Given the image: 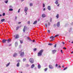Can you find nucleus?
Segmentation results:
<instances>
[{
  "label": "nucleus",
  "mask_w": 73,
  "mask_h": 73,
  "mask_svg": "<svg viewBox=\"0 0 73 73\" xmlns=\"http://www.w3.org/2000/svg\"><path fill=\"white\" fill-rule=\"evenodd\" d=\"M44 52V50L42 49L38 53V56H42V52Z\"/></svg>",
  "instance_id": "nucleus-1"
},
{
  "label": "nucleus",
  "mask_w": 73,
  "mask_h": 73,
  "mask_svg": "<svg viewBox=\"0 0 73 73\" xmlns=\"http://www.w3.org/2000/svg\"><path fill=\"white\" fill-rule=\"evenodd\" d=\"M29 61L32 64H33L34 62V60L33 58H31L29 59Z\"/></svg>",
  "instance_id": "nucleus-2"
},
{
  "label": "nucleus",
  "mask_w": 73,
  "mask_h": 73,
  "mask_svg": "<svg viewBox=\"0 0 73 73\" xmlns=\"http://www.w3.org/2000/svg\"><path fill=\"white\" fill-rule=\"evenodd\" d=\"M20 56H21V57H23L24 56V52H22L21 53Z\"/></svg>",
  "instance_id": "nucleus-3"
},
{
  "label": "nucleus",
  "mask_w": 73,
  "mask_h": 73,
  "mask_svg": "<svg viewBox=\"0 0 73 73\" xmlns=\"http://www.w3.org/2000/svg\"><path fill=\"white\" fill-rule=\"evenodd\" d=\"M48 66L50 69H53V66L51 64L49 65Z\"/></svg>",
  "instance_id": "nucleus-4"
},
{
  "label": "nucleus",
  "mask_w": 73,
  "mask_h": 73,
  "mask_svg": "<svg viewBox=\"0 0 73 73\" xmlns=\"http://www.w3.org/2000/svg\"><path fill=\"white\" fill-rule=\"evenodd\" d=\"M26 28H27V27L26 26H24V28L23 29V32H25V31H26L25 29Z\"/></svg>",
  "instance_id": "nucleus-5"
},
{
  "label": "nucleus",
  "mask_w": 73,
  "mask_h": 73,
  "mask_svg": "<svg viewBox=\"0 0 73 73\" xmlns=\"http://www.w3.org/2000/svg\"><path fill=\"white\" fill-rule=\"evenodd\" d=\"M60 22H58L57 23V24H56V26L57 27H60Z\"/></svg>",
  "instance_id": "nucleus-6"
},
{
  "label": "nucleus",
  "mask_w": 73,
  "mask_h": 73,
  "mask_svg": "<svg viewBox=\"0 0 73 73\" xmlns=\"http://www.w3.org/2000/svg\"><path fill=\"white\" fill-rule=\"evenodd\" d=\"M17 56V54L16 53H14V54L13 55V57H16Z\"/></svg>",
  "instance_id": "nucleus-7"
},
{
  "label": "nucleus",
  "mask_w": 73,
  "mask_h": 73,
  "mask_svg": "<svg viewBox=\"0 0 73 73\" xmlns=\"http://www.w3.org/2000/svg\"><path fill=\"white\" fill-rule=\"evenodd\" d=\"M56 51H57L56 50H53L52 51V52L53 54H54V53H56Z\"/></svg>",
  "instance_id": "nucleus-8"
},
{
  "label": "nucleus",
  "mask_w": 73,
  "mask_h": 73,
  "mask_svg": "<svg viewBox=\"0 0 73 73\" xmlns=\"http://www.w3.org/2000/svg\"><path fill=\"white\" fill-rule=\"evenodd\" d=\"M7 40H5L4 39L2 40V42L3 43H5L6 42V41H7Z\"/></svg>",
  "instance_id": "nucleus-9"
},
{
  "label": "nucleus",
  "mask_w": 73,
  "mask_h": 73,
  "mask_svg": "<svg viewBox=\"0 0 73 73\" xmlns=\"http://www.w3.org/2000/svg\"><path fill=\"white\" fill-rule=\"evenodd\" d=\"M28 7H26L25 8V12H27V11H28Z\"/></svg>",
  "instance_id": "nucleus-10"
},
{
  "label": "nucleus",
  "mask_w": 73,
  "mask_h": 73,
  "mask_svg": "<svg viewBox=\"0 0 73 73\" xmlns=\"http://www.w3.org/2000/svg\"><path fill=\"white\" fill-rule=\"evenodd\" d=\"M47 9L49 10V11H50L51 10V8H50V6H48L47 7Z\"/></svg>",
  "instance_id": "nucleus-11"
},
{
  "label": "nucleus",
  "mask_w": 73,
  "mask_h": 73,
  "mask_svg": "<svg viewBox=\"0 0 73 73\" xmlns=\"http://www.w3.org/2000/svg\"><path fill=\"white\" fill-rule=\"evenodd\" d=\"M42 17H46V15L44 14H43L42 15Z\"/></svg>",
  "instance_id": "nucleus-12"
},
{
  "label": "nucleus",
  "mask_w": 73,
  "mask_h": 73,
  "mask_svg": "<svg viewBox=\"0 0 73 73\" xmlns=\"http://www.w3.org/2000/svg\"><path fill=\"white\" fill-rule=\"evenodd\" d=\"M19 37V35H17L16 36V37H15V38L17 39Z\"/></svg>",
  "instance_id": "nucleus-13"
},
{
  "label": "nucleus",
  "mask_w": 73,
  "mask_h": 73,
  "mask_svg": "<svg viewBox=\"0 0 73 73\" xmlns=\"http://www.w3.org/2000/svg\"><path fill=\"white\" fill-rule=\"evenodd\" d=\"M35 67V64H33L31 66V68H33Z\"/></svg>",
  "instance_id": "nucleus-14"
},
{
  "label": "nucleus",
  "mask_w": 73,
  "mask_h": 73,
  "mask_svg": "<svg viewBox=\"0 0 73 73\" xmlns=\"http://www.w3.org/2000/svg\"><path fill=\"white\" fill-rule=\"evenodd\" d=\"M37 21H36L33 23V24H37Z\"/></svg>",
  "instance_id": "nucleus-15"
},
{
  "label": "nucleus",
  "mask_w": 73,
  "mask_h": 73,
  "mask_svg": "<svg viewBox=\"0 0 73 73\" xmlns=\"http://www.w3.org/2000/svg\"><path fill=\"white\" fill-rule=\"evenodd\" d=\"M38 69H40L41 68V65L40 64H38Z\"/></svg>",
  "instance_id": "nucleus-16"
},
{
  "label": "nucleus",
  "mask_w": 73,
  "mask_h": 73,
  "mask_svg": "<svg viewBox=\"0 0 73 73\" xmlns=\"http://www.w3.org/2000/svg\"><path fill=\"white\" fill-rule=\"evenodd\" d=\"M17 67H19V66H20V63L19 62H18L17 64Z\"/></svg>",
  "instance_id": "nucleus-17"
},
{
  "label": "nucleus",
  "mask_w": 73,
  "mask_h": 73,
  "mask_svg": "<svg viewBox=\"0 0 73 73\" xmlns=\"http://www.w3.org/2000/svg\"><path fill=\"white\" fill-rule=\"evenodd\" d=\"M19 28L20 27H17L16 28V31H17V30L19 29Z\"/></svg>",
  "instance_id": "nucleus-18"
},
{
  "label": "nucleus",
  "mask_w": 73,
  "mask_h": 73,
  "mask_svg": "<svg viewBox=\"0 0 73 73\" xmlns=\"http://www.w3.org/2000/svg\"><path fill=\"white\" fill-rule=\"evenodd\" d=\"M56 17L57 19H58V17H59V15H58V14H57V15L56 16Z\"/></svg>",
  "instance_id": "nucleus-19"
},
{
  "label": "nucleus",
  "mask_w": 73,
  "mask_h": 73,
  "mask_svg": "<svg viewBox=\"0 0 73 73\" xmlns=\"http://www.w3.org/2000/svg\"><path fill=\"white\" fill-rule=\"evenodd\" d=\"M10 64V62H9L6 65V66L7 67V66H8Z\"/></svg>",
  "instance_id": "nucleus-20"
},
{
  "label": "nucleus",
  "mask_w": 73,
  "mask_h": 73,
  "mask_svg": "<svg viewBox=\"0 0 73 73\" xmlns=\"http://www.w3.org/2000/svg\"><path fill=\"white\" fill-rule=\"evenodd\" d=\"M1 22H3V21H5V19H1Z\"/></svg>",
  "instance_id": "nucleus-21"
},
{
  "label": "nucleus",
  "mask_w": 73,
  "mask_h": 73,
  "mask_svg": "<svg viewBox=\"0 0 73 73\" xmlns=\"http://www.w3.org/2000/svg\"><path fill=\"white\" fill-rule=\"evenodd\" d=\"M45 26L46 28H47L48 27V25H47V23H45Z\"/></svg>",
  "instance_id": "nucleus-22"
},
{
  "label": "nucleus",
  "mask_w": 73,
  "mask_h": 73,
  "mask_svg": "<svg viewBox=\"0 0 73 73\" xmlns=\"http://www.w3.org/2000/svg\"><path fill=\"white\" fill-rule=\"evenodd\" d=\"M55 4H56L57 5V4H58V2L57 1H56L55 2Z\"/></svg>",
  "instance_id": "nucleus-23"
},
{
  "label": "nucleus",
  "mask_w": 73,
  "mask_h": 73,
  "mask_svg": "<svg viewBox=\"0 0 73 73\" xmlns=\"http://www.w3.org/2000/svg\"><path fill=\"white\" fill-rule=\"evenodd\" d=\"M50 38H51L52 39H53V38H54V36H52L50 37Z\"/></svg>",
  "instance_id": "nucleus-24"
},
{
  "label": "nucleus",
  "mask_w": 73,
  "mask_h": 73,
  "mask_svg": "<svg viewBox=\"0 0 73 73\" xmlns=\"http://www.w3.org/2000/svg\"><path fill=\"white\" fill-rule=\"evenodd\" d=\"M8 42L9 43L11 41V40L8 39L7 40Z\"/></svg>",
  "instance_id": "nucleus-25"
},
{
  "label": "nucleus",
  "mask_w": 73,
  "mask_h": 73,
  "mask_svg": "<svg viewBox=\"0 0 73 73\" xmlns=\"http://www.w3.org/2000/svg\"><path fill=\"white\" fill-rule=\"evenodd\" d=\"M15 45L16 46H17V43L16 42L15 44Z\"/></svg>",
  "instance_id": "nucleus-26"
},
{
  "label": "nucleus",
  "mask_w": 73,
  "mask_h": 73,
  "mask_svg": "<svg viewBox=\"0 0 73 73\" xmlns=\"http://www.w3.org/2000/svg\"><path fill=\"white\" fill-rule=\"evenodd\" d=\"M48 70V68H46L44 69V70L45 72H46V70Z\"/></svg>",
  "instance_id": "nucleus-27"
},
{
  "label": "nucleus",
  "mask_w": 73,
  "mask_h": 73,
  "mask_svg": "<svg viewBox=\"0 0 73 73\" xmlns=\"http://www.w3.org/2000/svg\"><path fill=\"white\" fill-rule=\"evenodd\" d=\"M67 68H68V67H66V68H64V70H66Z\"/></svg>",
  "instance_id": "nucleus-28"
},
{
  "label": "nucleus",
  "mask_w": 73,
  "mask_h": 73,
  "mask_svg": "<svg viewBox=\"0 0 73 73\" xmlns=\"http://www.w3.org/2000/svg\"><path fill=\"white\" fill-rule=\"evenodd\" d=\"M9 11H13V9H9Z\"/></svg>",
  "instance_id": "nucleus-29"
},
{
  "label": "nucleus",
  "mask_w": 73,
  "mask_h": 73,
  "mask_svg": "<svg viewBox=\"0 0 73 73\" xmlns=\"http://www.w3.org/2000/svg\"><path fill=\"white\" fill-rule=\"evenodd\" d=\"M48 45H53V44L52 43H49L48 44Z\"/></svg>",
  "instance_id": "nucleus-30"
},
{
  "label": "nucleus",
  "mask_w": 73,
  "mask_h": 73,
  "mask_svg": "<svg viewBox=\"0 0 73 73\" xmlns=\"http://www.w3.org/2000/svg\"><path fill=\"white\" fill-rule=\"evenodd\" d=\"M23 61H25L26 60V59L25 58H24L23 59Z\"/></svg>",
  "instance_id": "nucleus-31"
},
{
  "label": "nucleus",
  "mask_w": 73,
  "mask_h": 73,
  "mask_svg": "<svg viewBox=\"0 0 73 73\" xmlns=\"http://www.w3.org/2000/svg\"><path fill=\"white\" fill-rule=\"evenodd\" d=\"M30 6H31V7H32V6L33 5V4L32 3H30Z\"/></svg>",
  "instance_id": "nucleus-32"
},
{
  "label": "nucleus",
  "mask_w": 73,
  "mask_h": 73,
  "mask_svg": "<svg viewBox=\"0 0 73 73\" xmlns=\"http://www.w3.org/2000/svg\"><path fill=\"white\" fill-rule=\"evenodd\" d=\"M21 44H22L23 42V40H20Z\"/></svg>",
  "instance_id": "nucleus-33"
},
{
  "label": "nucleus",
  "mask_w": 73,
  "mask_h": 73,
  "mask_svg": "<svg viewBox=\"0 0 73 73\" xmlns=\"http://www.w3.org/2000/svg\"><path fill=\"white\" fill-rule=\"evenodd\" d=\"M5 13H3V16H5Z\"/></svg>",
  "instance_id": "nucleus-34"
},
{
  "label": "nucleus",
  "mask_w": 73,
  "mask_h": 73,
  "mask_svg": "<svg viewBox=\"0 0 73 73\" xmlns=\"http://www.w3.org/2000/svg\"><path fill=\"white\" fill-rule=\"evenodd\" d=\"M8 1H5V3L6 4H7V3H8Z\"/></svg>",
  "instance_id": "nucleus-35"
},
{
  "label": "nucleus",
  "mask_w": 73,
  "mask_h": 73,
  "mask_svg": "<svg viewBox=\"0 0 73 73\" xmlns=\"http://www.w3.org/2000/svg\"><path fill=\"white\" fill-rule=\"evenodd\" d=\"M36 50H37V48H34V51H36Z\"/></svg>",
  "instance_id": "nucleus-36"
},
{
  "label": "nucleus",
  "mask_w": 73,
  "mask_h": 73,
  "mask_svg": "<svg viewBox=\"0 0 73 73\" xmlns=\"http://www.w3.org/2000/svg\"><path fill=\"white\" fill-rule=\"evenodd\" d=\"M50 22H48V26H50Z\"/></svg>",
  "instance_id": "nucleus-37"
},
{
  "label": "nucleus",
  "mask_w": 73,
  "mask_h": 73,
  "mask_svg": "<svg viewBox=\"0 0 73 73\" xmlns=\"http://www.w3.org/2000/svg\"><path fill=\"white\" fill-rule=\"evenodd\" d=\"M60 52H61V53H63V52H62V50H60Z\"/></svg>",
  "instance_id": "nucleus-38"
},
{
  "label": "nucleus",
  "mask_w": 73,
  "mask_h": 73,
  "mask_svg": "<svg viewBox=\"0 0 73 73\" xmlns=\"http://www.w3.org/2000/svg\"><path fill=\"white\" fill-rule=\"evenodd\" d=\"M27 38L28 40H31V38H30L29 37H27Z\"/></svg>",
  "instance_id": "nucleus-39"
},
{
  "label": "nucleus",
  "mask_w": 73,
  "mask_h": 73,
  "mask_svg": "<svg viewBox=\"0 0 73 73\" xmlns=\"http://www.w3.org/2000/svg\"><path fill=\"white\" fill-rule=\"evenodd\" d=\"M20 9H19V10H18V13H19L20 12Z\"/></svg>",
  "instance_id": "nucleus-40"
},
{
  "label": "nucleus",
  "mask_w": 73,
  "mask_h": 73,
  "mask_svg": "<svg viewBox=\"0 0 73 73\" xmlns=\"http://www.w3.org/2000/svg\"><path fill=\"white\" fill-rule=\"evenodd\" d=\"M58 68H61V66H60V65H59L58 66Z\"/></svg>",
  "instance_id": "nucleus-41"
},
{
  "label": "nucleus",
  "mask_w": 73,
  "mask_h": 73,
  "mask_svg": "<svg viewBox=\"0 0 73 73\" xmlns=\"http://www.w3.org/2000/svg\"><path fill=\"white\" fill-rule=\"evenodd\" d=\"M48 33H50V31H49V30H48Z\"/></svg>",
  "instance_id": "nucleus-42"
},
{
  "label": "nucleus",
  "mask_w": 73,
  "mask_h": 73,
  "mask_svg": "<svg viewBox=\"0 0 73 73\" xmlns=\"http://www.w3.org/2000/svg\"><path fill=\"white\" fill-rule=\"evenodd\" d=\"M52 18H50V22H51L52 21Z\"/></svg>",
  "instance_id": "nucleus-43"
},
{
  "label": "nucleus",
  "mask_w": 73,
  "mask_h": 73,
  "mask_svg": "<svg viewBox=\"0 0 73 73\" xmlns=\"http://www.w3.org/2000/svg\"><path fill=\"white\" fill-rule=\"evenodd\" d=\"M54 40V38L53 39H52V40L50 41H53Z\"/></svg>",
  "instance_id": "nucleus-44"
},
{
  "label": "nucleus",
  "mask_w": 73,
  "mask_h": 73,
  "mask_svg": "<svg viewBox=\"0 0 73 73\" xmlns=\"http://www.w3.org/2000/svg\"><path fill=\"white\" fill-rule=\"evenodd\" d=\"M28 24H30V22L29 21L28 22Z\"/></svg>",
  "instance_id": "nucleus-45"
},
{
  "label": "nucleus",
  "mask_w": 73,
  "mask_h": 73,
  "mask_svg": "<svg viewBox=\"0 0 73 73\" xmlns=\"http://www.w3.org/2000/svg\"><path fill=\"white\" fill-rule=\"evenodd\" d=\"M56 24H54V27H56Z\"/></svg>",
  "instance_id": "nucleus-46"
},
{
  "label": "nucleus",
  "mask_w": 73,
  "mask_h": 73,
  "mask_svg": "<svg viewBox=\"0 0 73 73\" xmlns=\"http://www.w3.org/2000/svg\"><path fill=\"white\" fill-rule=\"evenodd\" d=\"M56 44H55V45L54 46V48H56Z\"/></svg>",
  "instance_id": "nucleus-47"
},
{
  "label": "nucleus",
  "mask_w": 73,
  "mask_h": 73,
  "mask_svg": "<svg viewBox=\"0 0 73 73\" xmlns=\"http://www.w3.org/2000/svg\"><path fill=\"white\" fill-rule=\"evenodd\" d=\"M57 66H58V64H56V67H57Z\"/></svg>",
  "instance_id": "nucleus-48"
},
{
  "label": "nucleus",
  "mask_w": 73,
  "mask_h": 73,
  "mask_svg": "<svg viewBox=\"0 0 73 73\" xmlns=\"http://www.w3.org/2000/svg\"><path fill=\"white\" fill-rule=\"evenodd\" d=\"M21 22H19L18 24H21Z\"/></svg>",
  "instance_id": "nucleus-49"
},
{
  "label": "nucleus",
  "mask_w": 73,
  "mask_h": 73,
  "mask_svg": "<svg viewBox=\"0 0 73 73\" xmlns=\"http://www.w3.org/2000/svg\"><path fill=\"white\" fill-rule=\"evenodd\" d=\"M63 49H66V47H63Z\"/></svg>",
  "instance_id": "nucleus-50"
},
{
  "label": "nucleus",
  "mask_w": 73,
  "mask_h": 73,
  "mask_svg": "<svg viewBox=\"0 0 73 73\" xmlns=\"http://www.w3.org/2000/svg\"><path fill=\"white\" fill-rule=\"evenodd\" d=\"M59 36V35H55L56 37H57V36Z\"/></svg>",
  "instance_id": "nucleus-51"
},
{
  "label": "nucleus",
  "mask_w": 73,
  "mask_h": 73,
  "mask_svg": "<svg viewBox=\"0 0 73 73\" xmlns=\"http://www.w3.org/2000/svg\"><path fill=\"white\" fill-rule=\"evenodd\" d=\"M62 68H64V65H63L62 66Z\"/></svg>",
  "instance_id": "nucleus-52"
},
{
  "label": "nucleus",
  "mask_w": 73,
  "mask_h": 73,
  "mask_svg": "<svg viewBox=\"0 0 73 73\" xmlns=\"http://www.w3.org/2000/svg\"><path fill=\"white\" fill-rule=\"evenodd\" d=\"M43 11H45V8H44V9H43Z\"/></svg>",
  "instance_id": "nucleus-53"
},
{
  "label": "nucleus",
  "mask_w": 73,
  "mask_h": 73,
  "mask_svg": "<svg viewBox=\"0 0 73 73\" xmlns=\"http://www.w3.org/2000/svg\"><path fill=\"white\" fill-rule=\"evenodd\" d=\"M62 44H65V43L64 42H62Z\"/></svg>",
  "instance_id": "nucleus-54"
},
{
  "label": "nucleus",
  "mask_w": 73,
  "mask_h": 73,
  "mask_svg": "<svg viewBox=\"0 0 73 73\" xmlns=\"http://www.w3.org/2000/svg\"><path fill=\"white\" fill-rule=\"evenodd\" d=\"M43 7H45V4H43Z\"/></svg>",
  "instance_id": "nucleus-55"
},
{
  "label": "nucleus",
  "mask_w": 73,
  "mask_h": 73,
  "mask_svg": "<svg viewBox=\"0 0 73 73\" xmlns=\"http://www.w3.org/2000/svg\"><path fill=\"white\" fill-rule=\"evenodd\" d=\"M60 5V4H58L57 5V6H58V7H59V6Z\"/></svg>",
  "instance_id": "nucleus-56"
},
{
  "label": "nucleus",
  "mask_w": 73,
  "mask_h": 73,
  "mask_svg": "<svg viewBox=\"0 0 73 73\" xmlns=\"http://www.w3.org/2000/svg\"><path fill=\"white\" fill-rule=\"evenodd\" d=\"M15 19H17V16L15 17Z\"/></svg>",
  "instance_id": "nucleus-57"
},
{
  "label": "nucleus",
  "mask_w": 73,
  "mask_h": 73,
  "mask_svg": "<svg viewBox=\"0 0 73 73\" xmlns=\"http://www.w3.org/2000/svg\"><path fill=\"white\" fill-rule=\"evenodd\" d=\"M27 12V11H25V13H26V15H27V12Z\"/></svg>",
  "instance_id": "nucleus-58"
},
{
  "label": "nucleus",
  "mask_w": 73,
  "mask_h": 73,
  "mask_svg": "<svg viewBox=\"0 0 73 73\" xmlns=\"http://www.w3.org/2000/svg\"><path fill=\"white\" fill-rule=\"evenodd\" d=\"M0 16H2V15L0 14Z\"/></svg>",
  "instance_id": "nucleus-59"
},
{
  "label": "nucleus",
  "mask_w": 73,
  "mask_h": 73,
  "mask_svg": "<svg viewBox=\"0 0 73 73\" xmlns=\"http://www.w3.org/2000/svg\"><path fill=\"white\" fill-rule=\"evenodd\" d=\"M33 42H35V40H33Z\"/></svg>",
  "instance_id": "nucleus-60"
},
{
  "label": "nucleus",
  "mask_w": 73,
  "mask_h": 73,
  "mask_svg": "<svg viewBox=\"0 0 73 73\" xmlns=\"http://www.w3.org/2000/svg\"><path fill=\"white\" fill-rule=\"evenodd\" d=\"M71 53H72V54H73V51H72V52Z\"/></svg>",
  "instance_id": "nucleus-61"
},
{
  "label": "nucleus",
  "mask_w": 73,
  "mask_h": 73,
  "mask_svg": "<svg viewBox=\"0 0 73 73\" xmlns=\"http://www.w3.org/2000/svg\"><path fill=\"white\" fill-rule=\"evenodd\" d=\"M71 43H72V44L73 43V41Z\"/></svg>",
  "instance_id": "nucleus-62"
},
{
  "label": "nucleus",
  "mask_w": 73,
  "mask_h": 73,
  "mask_svg": "<svg viewBox=\"0 0 73 73\" xmlns=\"http://www.w3.org/2000/svg\"><path fill=\"white\" fill-rule=\"evenodd\" d=\"M24 0H22V1H24Z\"/></svg>",
  "instance_id": "nucleus-63"
},
{
  "label": "nucleus",
  "mask_w": 73,
  "mask_h": 73,
  "mask_svg": "<svg viewBox=\"0 0 73 73\" xmlns=\"http://www.w3.org/2000/svg\"><path fill=\"white\" fill-rule=\"evenodd\" d=\"M21 73H22V72L21 71Z\"/></svg>",
  "instance_id": "nucleus-64"
}]
</instances>
